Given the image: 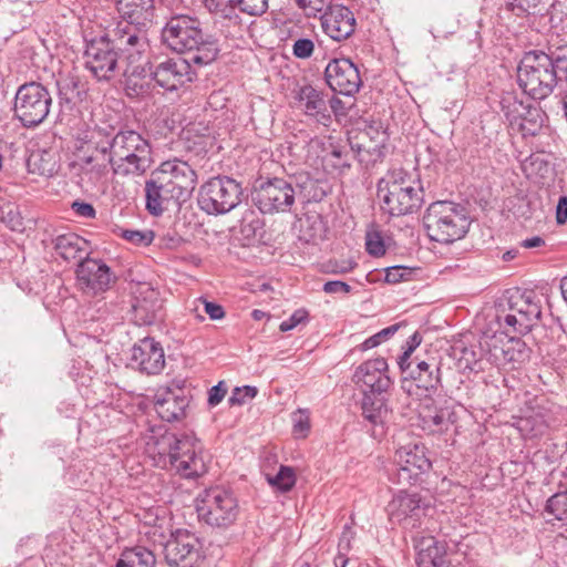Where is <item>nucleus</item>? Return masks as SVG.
<instances>
[{"label": "nucleus", "instance_id": "nucleus-4", "mask_svg": "<svg viewBox=\"0 0 567 567\" xmlns=\"http://www.w3.org/2000/svg\"><path fill=\"white\" fill-rule=\"evenodd\" d=\"M96 151L106 156L114 176H142L153 164L150 141L134 130L118 131L107 145Z\"/></svg>", "mask_w": 567, "mask_h": 567}, {"label": "nucleus", "instance_id": "nucleus-60", "mask_svg": "<svg viewBox=\"0 0 567 567\" xmlns=\"http://www.w3.org/2000/svg\"><path fill=\"white\" fill-rule=\"evenodd\" d=\"M555 220L558 226L567 223V196H560L555 210Z\"/></svg>", "mask_w": 567, "mask_h": 567}, {"label": "nucleus", "instance_id": "nucleus-17", "mask_svg": "<svg viewBox=\"0 0 567 567\" xmlns=\"http://www.w3.org/2000/svg\"><path fill=\"white\" fill-rule=\"evenodd\" d=\"M163 551L169 567H199L202 563L200 543L187 530H177Z\"/></svg>", "mask_w": 567, "mask_h": 567}, {"label": "nucleus", "instance_id": "nucleus-58", "mask_svg": "<svg viewBox=\"0 0 567 567\" xmlns=\"http://www.w3.org/2000/svg\"><path fill=\"white\" fill-rule=\"evenodd\" d=\"M71 208L78 217L82 218H94L96 214L93 205L85 202L75 200L72 203Z\"/></svg>", "mask_w": 567, "mask_h": 567}, {"label": "nucleus", "instance_id": "nucleus-19", "mask_svg": "<svg viewBox=\"0 0 567 567\" xmlns=\"http://www.w3.org/2000/svg\"><path fill=\"white\" fill-rule=\"evenodd\" d=\"M116 277L111 268L100 259L85 257L76 268V280L86 293H100L110 289Z\"/></svg>", "mask_w": 567, "mask_h": 567}, {"label": "nucleus", "instance_id": "nucleus-56", "mask_svg": "<svg viewBox=\"0 0 567 567\" xmlns=\"http://www.w3.org/2000/svg\"><path fill=\"white\" fill-rule=\"evenodd\" d=\"M409 275L405 267L402 266H393L388 267L385 269L384 281L388 284H398L405 279V276Z\"/></svg>", "mask_w": 567, "mask_h": 567}, {"label": "nucleus", "instance_id": "nucleus-13", "mask_svg": "<svg viewBox=\"0 0 567 567\" xmlns=\"http://www.w3.org/2000/svg\"><path fill=\"white\" fill-rule=\"evenodd\" d=\"M431 466L426 447L421 442H410L396 449L388 476L394 484L413 485Z\"/></svg>", "mask_w": 567, "mask_h": 567}, {"label": "nucleus", "instance_id": "nucleus-20", "mask_svg": "<svg viewBox=\"0 0 567 567\" xmlns=\"http://www.w3.org/2000/svg\"><path fill=\"white\" fill-rule=\"evenodd\" d=\"M326 81L330 89L342 95H352L361 86L358 68L350 59L331 60L324 70Z\"/></svg>", "mask_w": 567, "mask_h": 567}, {"label": "nucleus", "instance_id": "nucleus-43", "mask_svg": "<svg viewBox=\"0 0 567 567\" xmlns=\"http://www.w3.org/2000/svg\"><path fill=\"white\" fill-rule=\"evenodd\" d=\"M365 249L374 257H381L385 254V245L380 231L371 229L365 235Z\"/></svg>", "mask_w": 567, "mask_h": 567}, {"label": "nucleus", "instance_id": "nucleus-63", "mask_svg": "<svg viewBox=\"0 0 567 567\" xmlns=\"http://www.w3.org/2000/svg\"><path fill=\"white\" fill-rule=\"evenodd\" d=\"M422 342V337L419 332H414L408 340H406V343H405V347L404 349L408 350L409 352H412L421 344Z\"/></svg>", "mask_w": 567, "mask_h": 567}, {"label": "nucleus", "instance_id": "nucleus-51", "mask_svg": "<svg viewBox=\"0 0 567 567\" xmlns=\"http://www.w3.org/2000/svg\"><path fill=\"white\" fill-rule=\"evenodd\" d=\"M197 303H202L204 306L205 312L212 320H220L225 317L224 308L220 305L207 301L202 297L194 301L195 308H193L192 311L196 312L198 310Z\"/></svg>", "mask_w": 567, "mask_h": 567}, {"label": "nucleus", "instance_id": "nucleus-61", "mask_svg": "<svg viewBox=\"0 0 567 567\" xmlns=\"http://www.w3.org/2000/svg\"><path fill=\"white\" fill-rule=\"evenodd\" d=\"M411 354L412 352L404 349L403 353L399 357L398 364L402 372H410L415 365V358L412 360Z\"/></svg>", "mask_w": 567, "mask_h": 567}, {"label": "nucleus", "instance_id": "nucleus-35", "mask_svg": "<svg viewBox=\"0 0 567 567\" xmlns=\"http://www.w3.org/2000/svg\"><path fill=\"white\" fill-rule=\"evenodd\" d=\"M375 133L377 143L373 145H367L365 143L351 144L352 159L357 158L364 167L373 166L381 162L385 155L386 133L378 128Z\"/></svg>", "mask_w": 567, "mask_h": 567}, {"label": "nucleus", "instance_id": "nucleus-55", "mask_svg": "<svg viewBox=\"0 0 567 567\" xmlns=\"http://www.w3.org/2000/svg\"><path fill=\"white\" fill-rule=\"evenodd\" d=\"M122 236L124 239H126L133 244H136V245H141V244L148 245L153 240L152 233H144V231H140V230L126 229V230H123Z\"/></svg>", "mask_w": 567, "mask_h": 567}, {"label": "nucleus", "instance_id": "nucleus-40", "mask_svg": "<svg viewBox=\"0 0 567 567\" xmlns=\"http://www.w3.org/2000/svg\"><path fill=\"white\" fill-rule=\"evenodd\" d=\"M324 158L341 172L349 169L352 161L351 147L331 144V150L326 154Z\"/></svg>", "mask_w": 567, "mask_h": 567}, {"label": "nucleus", "instance_id": "nucleus-11", "mask_svg": "<svg viewBox=\"0 0 567 567\" xmlns=\"http://www.w3.org/2000/svg\"><path fill=\"white\" fill-rule=\"evenodd\" d=\"M51 105L52 96L43 84L24 83L19 86L14 96V117L24 127H35L48 117Z\"/></svg>", "mask_w": 567, "mask_h": 567}, {"label": "nucleus", "instance_id": "nucleus-8", "mask_svg": "<svg viewBox=\"0 0 567 567\" xmlns=\"http://www.w3.org/2000/svg\"><path fill=\"white\" fill-rule=\"evenodd\" d=\"M423 225L432 241L452 244L467 234L471 220L462 205L439 200L427 207Z\"/></svg>", "mask_w": 567, "mask_h": 567}, {"label": "nucleus", "instance_id": "nucleus-38", "mask_svg": "<svg viewBox=\"0 0 567 567\" xmlns=\"http://www.w3.org/2000/svg\"><path fill=\"white\" fill-rule=\"evenodd\" d=\"M545 513L551 518L548 522L559 520L567 523V491L558 492L548 498Z\"/></svg>", "mask_w": 567, "mask_h": 567}, {"label": "nucleus", "instance_id": "nucleus-31", "mask_svg": "<svg viewBox=\"0 0 567 567\" xmlns=\"http://www.w3.org/2000/svg\"><path fill=\"white\" fill-rule=\"evenodd\" d=\"M296 99L307 116L315 117L324 125L330 121L331 116L321 91L312 85H303L298 90Z\"/></svg>", "mask_w": 567, "mask_h": 567}, {"label": "nucleus", "instance_id": "nucleus-16", "mask_svg": "<svg viewBox=\"0 0 567 567\" xmlns=\"http://www.w3.org/2000/svg\"><path fill=\"white\" fill-rule=\"evenodd\" d=\"M503 329V332L486 336L481 342L482 348L487 352L488 359L498 367L523 362L527 358L525 342L519 338L509 337L513 331Z\"/></svg>", "mask_w": 567, "mask_h": 567}, {"label": "nucleus", "instance_id": "nucleus-42", "mask_svg": "<svg viewBox=\"0 0 567 567\" xmlns=\"http://www.w3.org/2000/svg\"><path fill=\"white\" fill-rule=\"evenodd\" d=\"M209 12L225 19H231L235 14L236 0H204Z\"/></svg>", "mask_w": 567, "mask_h": 567}, {"label": "nucleus", "instance_id": "nucleus-18", "mask_svg": "<svg viewBox=\"0 0 567 567\" xmlns=\"http://www.w3.org/2000/svg\"><path fill=\"white\" fill-rule=\"evenodd\" d=\"M386 513L391 523L405 529H413L421 525V519L425 516V506L417 494L400 491L389 502Z\"/></svg>", "mask_w": 567, "mask_h": 567}, {"label": "nucleus", "instance_id": "nucleus-32", "mask_svg": "<svg viewBox=\"0 0 567 567\" xmlns=\"http://www.w3.org/2000/svg\"><path fill=\"white\" fill-rule=\"evenodd\" d=\"M409 375L419 388L426 391L436 390L441 383L440 362L434 357L426 359L415 357V365L410 370Z\"/></svg>", "mask_w": 567, "mask_h": 567}, {"label": "nucleus", "instance_id": "nucleus-41", "mask_svg": "<svg viewBox=\"0 0 567 567\" xmlns=\"http://www.w3.org/2000/svg\"><path fill=\"white\" fill-rule=\"evenodd\" d=\"M269 483L281 492H289L296 484L295 471L289 466H280L278 473L270 477Z\"/></svg>", "mask_w": 567, "mask_h": 567}, {"label": "nucleus", "instance_id": "nucleus-54", "mask_svg": "<svg viewBox=\"0 0 567 567\" xmlns=\"http://www.w3.org/2000/svg\"><path fill=\"white\" fill-rule=\"evenodd\" d=\"M556 68L558 80L566 83V87L564 90H567V45L556 50Z\"/></svg>", "mask_w": 567, "mask_h": 567}, {"label": "nucleus", "instance_id": "nucleus-39", "mask_svg": "<svg viewBox=\"0 0 567 567\" xmlns=\"http://www.w3.org/2000/svg\"><path fill=\"white\" fill-rule=\"evenodd\" d=\"M355 533L348 525L344 526L338 544V553L333 558L334 567H346L350 558L348 556L351 549V542L354 538Z\"/></svg>", "mask_w": 567, "mask_h": 567}, {"label": "nucleus", "instance_id": "nucleus-27", "mask_svg": "<svg viewBox=\"0 0 567 567\" xmlns=\"http://www.w3.org/2000/svg\"><path fill=\"white\" fill-rule=\"evenodd\" d=\"M163 308L158 292L153 288L146 287L140 291L132 305L135 323L138 326L153 324L161 315Z\"/></svg>", "mask_w": 567, "mask_h": 567}, {"label": "nucleus", "instance_id": "nucleus-44", "mask_svg": "<svg viewBox=\"0 0 567 567\" xmlns=\"http://www.w3.org/2000/svg\"><path fill=\"white\" fill-rule=\"evenodd\" d=\"M293 434L297 437H306L310 431V416L307 410H298L292 413Z\"/></svg>", "mask_w": 567, "mask_h": 567}, {"label": "nucleus", "instance_id": "nucleus-1", "mask_svg": "<svg viewBox=\"0 0 567 567\" xmlns=\"http://www.w3.org/2000/svg\"><path fill=\"white\" fill-rule=\"evenodd\" d=\"M324 186L326 183L307 172L267 178L255 187L252 202L264 214L288 213L297 202L301 205L321 202L327 195Z\"/></svg>", "mask_w": 567, "mask_h": 567}, {"label": "nucleus", "instance_id": "nucleus-36", "mask_svg": "<svg viewBox=\"0 0 567 567\" xmlns=\"http://www.w3.org/2000/svg\"><path fill=\"white\" fill-rule=\"evenodd\" d=\"M156 563L153 551L143 546L126 548L121 554L115 567H154Z\"/></svg>", "mask_w": 567, "mask_h": 567}, {"label": "nucleus", "instance_id": "nucleus-45", "mask_svg": "<svg viewBox=\"0 0 567 567\" xmlns=\"http://www.w3.org/2000/svg\"><path fill=\"white\" fill-rule=\"evenodd\" d=\"M97 147L94 148V151H90V146L85 147L84 145L78 146L74 152L75 161L71 163V166H80V168L83 171L85 166H90L94 163L96 159V156L94 153H100L96 151Z\"/></svg>", "mask_w": 567, "mask_h": 567}, {"label": "nucleus", "instance_id": "nucleus-12", "mask_svg": "<svg viewBox=\"0 0 567 567\" xmlns=\"http://www.w3.org/2000/svg\"><path fill=\"white\" fill-rule=\"evenodd\" d=\"M243 188L234 178L218 176L210 178L199 188L198 206L209 215H224L241 202Z\"/></svg>", "mask_w": 567, "mask_h": 567}, {"label": "nucleus", "instance_id": "nucleus-15", "mask_svg": "<svg viewBox=\"0 0 567 567\" xmlns=\"http://www.w3.org/2000/svg\"><path fill=\"white\" fill-rule=\"evenodd\" d=\"M540 316V305L534 301L530 295H522L515 301H511L508 311L503 310L496 319L501 328L525 334L532 330Z\"/></svg>", "mask_w": 567, "mask_h": 567}, {"label": "nucleus", "instance_id": "nucleus-26", "mask_svg": "<svg viewBox=\"0 0 567 567\" xmlns=\"http://www.w3.org/2000/svg\"><path fill=\"white\" fill-rule=\"evenodd\" d=\"M321 25L328 37L340 42L354 33L357 20L348 7L330 4L321 16Z\"/></svg>", "mask_w": 567, "mask_h": 567}, {"label": "nucleus", "instance_id": "nucleus-47", "mask_svg": "<svg viewBox=\"0 0 567 567\" xmlns=\"http://www.w3.org/2000/svg\"><path fill=\"white\" fill-rule=\"evenodd\" d=\"M398 331V326L393 324L390 327H386L379 331L378 333L371 336L364 342L361 344L362 350H370L379 344H381L383 341L392 337Z\"/></svg>", "mask_w": 567, "mask_h": 567}, {"label": "nucleus", "instance_id": "nucleus-34", "mask_svg": "<svg viewBox=\"0 0 567 567\" xmlns=\"http://www.w3.org/2000/svg\"><path fill=\"white\" fill-rule=\"evenodd\" d=\"M362 415L374 427L383 426L390 416L386 393H364Z\"/></svg>", "mask_w": 567, "mask_h": 567}, {"label": "nucleus", "instance_id": "nucleus-24", "mask_svg": "<svg viewBox=\"0 0 567 567\" xmlns=\"http://www.w3.org/2000/svg\"><path fill=\"white\" fill-rule=\"evenodd\" d=\"M502 111L508 121L513 124L519 120L518 127L523 136H535L543 128V114L537 109H528L516 100L512 94L502 97Z\"/></svg>", "mask_w": 567, "mask_h": 567}, {"label": "nucleus", "instance_id": "nucleus-49", "mask_svg": "<svg viewBox=\"0 0 567 567\" xmlns=\"http://www.w3.org/2000/svg\"><path fill=\"white\" fill-rule=\"evenodd\" d=\"M258 391L255 386L245 385L243 388H236L228 399L230 405H241L251 400L257 395Z\"/></svg>", "mask_w": 567, "mask_h": 567}, {"label": "nucleus", "instance_id": "nucleus-59", "mask_svg": "<svg viewBox=\"0 0 567 567\" xmlns=\"http://www.w3.org/2000/svg\"><path fill=\"white\" fill-rule=\"evenodd\" d=\"M323 291L326 293H344V295H347L351 291V287L344 281L331 280V281H327L323 285Z\"/></svg>", "mask_w": 567, "mask_h": 567}, {"label": "nucleus", "instance_id": "nucleus-10", "mask_svg": "<svg viewBox=\"0 0 567 567\" xmlns=\"http://www.w3.org/2000/svg\"><path fill=\"white\" fill-rule=\"evenodd\" d=\"M199 520L218 529L233 526L239 515V505L233 492L213 487L202 492L196 498Z\"/></svg>", "mask_w": 567, "mask_h": 567}, {"label": "nucleus", "instance_id": "nucleus-25", "mask_svg": "<svg viewBox=\"0 0 567 567\" xmlns=\"http://www.w3.org/2000/svg\"><path fill=\"white\" fill-rule=\"evenodd\" d=\"M131 362L142 373L158 374L165 367L163 347L153 338H144L133 346Z\"/></svg>", "mask_w": 567, "mask_h": 567}, {"label": "nucleus", "instance_id": "nucleus-53", "mask_svg": "<svg viewBox=\"0 0 567 567\" xmlns=\"http://www.w3.org/2000/svg\"><path fill=\"white\" fill-rule=\"evenodd\" d=\"M507 7L517 14L535 10L544 0H505Z\"/></svg>", "mask_w": 567, "mask_h": 567}, {"label": "nucleus", "instance_id": "nucleus-64", "mask_svg": "<svg viewBox=\"0 0 567 567\" xmlns=\"http://www.w3.org/2000/svg\"><path fill=\"white\" fill-rule=\"evenodd\" d=\"M377 128L379 131H383L381 124H378L377 126L370 125L369 128L362 134V137H364V136L370 137L369 143H365L367 145H373L377 143V133H375Z\"/></svg>", "mask_w": 567, "mask_h": 567}, {"label": "nucleus", "instance_id": "nucleus-62", "mask_svg": "<svg viewBox=\"0 0 567 567\" xmlns=\"http://www.w3.org/2000/svg\"><path fill=\"white\" fill-rule=\"evenodd\" d=\"M520 246L526 249H534L545 246V239L540 236H533L526 238L520 243Z\"/></svg>", "mask_w": 567, "mask_h": 567}, {"label": "nucleus", "instance_id": "nucleus-37", "mask_svg": "<svg viewBox=\"0 0 567 567\" xmlns=\"http://www.w3.org/2000/svg\"><path fill=\"white\" fill-rule=\"evenodd\" d=\"M0 220L11 230H22L23 218L16 203L0 198Z\"/></svg>", "mask_w": 567, "mask_h": 567}, {"label": "nucleus", "instance_id": "nucleus-28", "mask_svg": "<svg viewBox=\"0 0 567 567\" xmlns=\"http://www.w3.org/2000/svg\"><path fill=\"white\" fill-rule=\"evenodd\" d=\"M145 207L153 216H161L171 200L175 202L174 192L152 172L145 181Z\"/></svg>", "mask_w": 567, "mask_h": 567}, {"label": "nucleus", "instance_id": "nucleus-57", "mask_svg": "<svg viewBox=\"0 0 567 567\" xmlns=\"http://www.w3.org/2000/svg\"><path fill=\"white\" fill-rule=\"evenodd\" d=\"M227 393V388L224 381L218 382V384L214 385L208 392V404L210 406L218 405L225 398Z\"/></svg>", "mask_w": 567, "mask_h": 567}, {"label": "nucleus", "instance_id": "nucleus-30", "mask_svg": "<svg viewBox=\"0 0 567 567\" xmlns=\"http://www.w3.org/2000/svg\"><path fill=\"white\" fill-rule=\"evenodd\" d=\"M415 563L417 567H441L444 563L445 546L431 535L414 537Z\"/></svg>", "mask_w": 567, "mask_h": 567}, {"label": "nucleus", "instance_id": "nucleus-48", "mask_svg": "<svg viewBox=\"0 0 567 567\" xmlns=\"http://www.w3.org/2000/svg\"><path fill=\"white\" fill-rule=\"evenodd\" d=\"M296 2L309 17H316L331 4V0H296Z\"/></svg>", "mask_w": 567, "mask_h": 567}, {"label": "nucleus", "instance_id": "nucleus-22", "mask_svg": "<svg viewBox=\"0 0 567 567\" xmlns=\"http://www.w3.org/2000/svg\"><path fill=\"white\" fill-rule=\"evenodd\" d=\"M190 63L192 61L188 59H166L154 66L152 78L158 86L167 91H175L193 81L194 72L190 69Z\"/></svg>", "mask_w": 567, "mask_h": 567}, {"label": "nucleus", "instance_id": "nucleus-46", "mask_svg": "<svg viewBox=\"0 0 567 567\" xmlns=\"http://www.w3.org/2000/svg\"><path fill=\"white\" fill-rule=\"evenodd\" d=\"M236 7L249 16H260L268 8V0H236Z\"/></svg>", "mask_w": 567, "mask_h": 567}, {"label": "nucleus", "instance_id": "nucleus-5", "mask_svg": "<svg viewBox=\"0 0 567 567\" xmlns=\"http://www.w3.org/2000/svg\"><path fill=\"white\" fill-rule=\"evenodd\" d=\"M163 39L176 52H188L197 65H207L215 61L219 49L217 42L205 38L197 18L188 14L171 17L163 29Z\"/></svg>", "mask_w": 567, "mask_h": 567}, {"label": "nucleus", "instance_id": "nucleus-6", "mask_svg": "<svg viewBox=\"0 0 567 567\" xmlns=\"http://www.w3.org/2000/svg\"><path fill=\"white\" fill-rule=\"evenodd\" d=\"M377 188L381 209L390 216L413 214L424 202L421 182L402 168L389 171L378 182Z\"/></svg>", "mask_w": 567, "mask_h": 567}, {"label": "nucleus", "instance_id": "nucleus-23", "mask_svg": "<svg viewBox=\"0 0 567 567\" xmlns=\"http://www.w3.org/2000/svg\"><path fill=\"white\" fill-rule=\"evenodd\" d=\"M189 401L183 388H159L154 395V409L163 421H181L186 416Z\"/></svg>", "mask_w": 567, "mask_h": 567}, {"label": "nucleus", "instance_id": "nucleus-3", "mask_svg": "<svg viewBox=\"0 0 567 567\" xmlns=\"http://www.w3.org/2000/svg\"><path fill=\"white\" fill-rule=\"evenodd\" d=\"M114 28L107 27L104 34L95 37L86 42L84 52L85 68L97 81H111L121 72L120 60L128 65L141 62L148 48L135 45L124 37L120 44L113 38ZM121 39H118L120 42Z\"/></svg>", "mask_w": 567, "mask_h": 567}, {"label": "nucleus", "instance_id": "nucleus-9", "mask_svg": "<svg viewBox=\"0 0 567 567\" xmlns=\"http://www.w3.org/2000/svg\"><path fill=\"white\" fill-rule=\"evenodd\" d=\"M115 3L120 19L110 24L115 29V41L124 37L137 47L150 48L147 30L155 16L154 0H116Z\"/></svg>", "mask_w": 567, "mask_h": 567}, {"label": "nucleus", "instance_id": "nucleus-50", "mask_svg": "<svg viewBox=\"0 0 567 567\" xmlns=\"http://www.w3.org/2000/svg\"><path fill=\"white\" fill-rule=\"evenodd\" d=\"M315 51V43L311 39L300 38L292 44V53L298 59H308Z\"/></svg>", "mask_w": 567, "mask_h": 567}, {"label": "nucleus", "instance_id": "nucleus-21", "mask_svg": "<svg viewBox=\"0 0 567 567\" xmlns=\"http://www.w3.org/2000/svg\"><path fill=\"white\" fill-rule=\"evenodd\" d=\"M353 381L363 388L364 393H388L392 380L388 374V363L384 358H375L361 363L353 374Z\"/></svg>", "mask_w": 567, "mask_h": 567}, {"label": "nucleus", "instance_id": "nucleus-2", "mask_svg": "<svg viewBox=\"0 0 567 567\" xmlns=\"http://www.w3.org/2000/svg\"><path fill=\"white\" fill-rule=\"evenodd\" d=\"M146 451L156 466L183 478L195 480L208 472L210 456L194 435L177 436L165 432L158 437H151Z\"/></svg>", "mask_w": 567, "mask_h": 567}, {"label": "nucleus", "instance_id": "nucleus-52", "mask_svg": "<svg viewBox=\"0 0 567 567\" xmlns=\"http://www.w3.org/2000/svg\"><path fill=\"white\" fill-rule=\"evenodd\" d=\"M309 313L306 309H297L287 320L282 321L279 326L280 331L286 332L296 328L300 323L308 320Z\"/></svg>", "mask_w": 567, "mask_h": 567}, {"label": "nucleus", "instance_id": "nucleus-33", "mask_svg": "<svg viewBox=\"0 0 567 567\" xmlns=\"http://www.w3.org/2000/svg\"><path fill=\"white\" fill-rule=\"evenodd\" d=\"M52 244L55 252L66 261H81L87 255L89 243L74 233L58 235Z\"/></svg>", "mask_w": 567, "mask_h": 567}, {"label": "nucleus", "instance_id": "nucleus-14", "mask_svg": "<svg viewBox=\"0 0 567 567\" xmlns=\"http://www.w3.org/2000/svg\"><path fill=\"white\" fill-rule=\"evenodd\" d=\"M153 172L174 192L175 202L178 204L190 197L197 184L195 169L178 157L161 163Z\"/></svg>", "mask_w": 567, "mask_h": 567}, {"label": "nucleus", "instance_id": "nucleus-29", "mask_svg": "<svg viewBox=\"0 0 567 567\" xmlns=\"http://www.w3.org/2000/svg\"><path fill=\"white\" fill-rule=\"evenodd\" d=\"M551 421L550 410L536 402L535 405L529 406L525 414L517 420L516 426L524 436L537 437L546 433Z\"/></svg>", "mask_w": 567, "mask_h": 567}, {"label": "nucleus", "instance_id": "nucleus-7", "mask_svg": "<svg viewBox=\"0 0 567 567\" xmlns=\"http://www.w3.org/2000/svg\"><path fill=\"white\" fill-rule=\"evenodd\" d=\"M556 51L547 54L544 51L526 52L517 68L519 87L534 100H543L550 95L557 85Z\"/></svg>", "mask_w": 567, "mask_h": 567}]
</instances>
